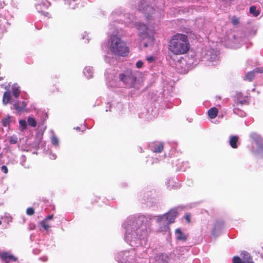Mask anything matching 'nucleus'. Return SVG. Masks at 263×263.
<instances>
[{
    "mask_svg": "<svg viewBox=\"0 0 263 263\" xmlns=\"http://www.w3.org/2000/svg\"><path fill=\"white\" fill-rule=\"evenodd\" d=\"M0 258L5 263H9L10 261H16L17 260L16 257L7 252L1 253Z\"/></svg>",
    "mask_w": 263,
    "mask_h": 263,
    "instance_id": "1a4fd4ad",
    "label": "nucleus"
},
{
    "mask_svg": "<svg viewBox=\"0 0 263 263\" xmlns=\"http://www.w3.org/2000/svg\"><path fill=\"white\" fill-rule=\"evenodd\" d=\"M238 141V137L236 136H231L230 138V144L233 148L237 147V142Z\"/></svg>",
    "mask_w": 263,
    "mask_h": 263,
    "instance_id": "dca6fc26",
    "label": "nucleus"
},
{
    "mask_svg": "<svg viewBox=\"0 0 263 263\" xmlns=\"http://www.w3.org/2000/svg\"><path fill=\"white\" fill-rule=\"evenodd\" d=\"M237 108H234V109H233V111H234V113H235V114H236V111H237Z\"/></svg>",
    "mask_w": 263,
    "mask_h": 263,
    "instance_id": "a19ab883",
    "label": "nucleus"
},
{
    "mask_svg": "<svg viewBox=\"0 0 263 263\" xmlns=\"http://www.w3.org/2000/svg\"><path fill=\"white\" fill-rule=\"evenodd\" d=\"M207 58L211 62H216L219 59L217 52L213 49L210 50L207 53Z\"/></svg>",
    "mask_w": 263,
    "mask_h": 263,
    "instance_id": "9b49d317",
    "label": "nucleus"
},
{
    "mask_svg": "<svg viewBox=\"0 0 263 263\" xmlns=\"http://www.w3.org/2000/svg\"><path fill=\"white\" fill-rule=\"evenodd\" d=\"M128 254L129 252L126 251L120 252L116 255V259L118 262L123 263L126 261Z\"/></svg>",
    "mask_w": 263,
    "mask_h": 263,
    "instance_id": "9d476101",
    "label": "nucleus"
},
{
    "mask_svg": "<svg viewBox=\"0 0 263 263\" xmlns=\"http://www.w3.org/2000/svg\"><path fill=\"white\" fill-rule=\"evenodd\" d=\"M11 120L9 117L4 119L2 121L3 125L5 127L8 126L10 123Z\"/></svg>",
    "mask_w": 263,
    "mask_h": 263,
    "instance_id": "b1692460",
    "label": "nucleus"
},
{
    "mask_svg": "<svg viewBox=\"0 0 263 263\" xmlns=\"http://www.w3.org/2000/svg\"><path fill=\"white\" fill-rule=\"evenodd\" d=\"M146 60L148 63H152L154 61L155 59L153 56H149L146 58Z\"/></svg>",
    "mask_w": 263,
    "mask_h": 263,
    "instance_id": "72a5a7b5",
    "label": "nucleus"
},
{
    "mask_svg": "<svg viewBox=\"0 0 263 263\" xmlns=\"http://www.w3.org/2000/svg\"><path fill=\"white\" fill-rule=\"evenodd\" d=\"M175 236L177 240L185 241L187 239L186 236L181 232L179 228L176 230Z\"/></svg>",
    "mask_w": 263,
    "mask_h": 263,
    "instance_id": "ddd939ff",
    "label": "nucleus"
},
{
    "mask_svg": "<svg viewBox=\"0 0 263 263\" xmlns=\"http://www.w3.org/2000/svg\"><path fill=\"white\" fill-rule=\"evenodd\" d=\"M185 220L186 221L189 223L190 222V215H186L184 216Z\"/></svg>",
    "mask_w": 263,
    "mask_h": 263,
    "instance_id": "e433bc0d",
    "label": "nucleus"
},
{
    "mask_svg": "<svg viewBox=\"0 0 263 263\" xmlns=\"http://www.w3.org/2000/svg\"><path fill=\"white\" fill-rule=\"evenodd\" d=\"M2 224V221L1 220H0V225Z\"/></svg>",
    "mask_w": 263,
    "mask_h": 263,
    "instance_id": "a18cd8bd",
    "label": "nucleus"
},
{
    "mask_svg": "<svg viewBox=\"0 0 263 263\" xmlns=\"http://www.w3.org/2000/svg\"><path fill=\"white\" fill-rule=\"evenodd\" d=\"M84 75L88 78L90 79L92 78L93 74V69L92 67L88 66L86 67L84 70Z\"/></svg>",
    "mask_w": 263,
    "mask_h": 263,
    "instance_id": "f3484780",
    "label": "nucleus"
},
{
    "mask_svg": "<svg viewBox=\"0 0 263 263\" xmlns=\"http://www.w3.org/2000/svg\"><path fill=\"white\" fill-rule=\"evenodd\" d=\"M67 4L69 5H70V4L69 3V2L71 1V0H67ZM73 2L75 1V0H72Z\"/></svg>",
    "mask_w": 263,
    "mask_h": 263,
    "instance_id": "58836bf2",
    "label": "nucleus"
},
{
    "mask_svg": "<svg viewBox=\"0 0 263 263\" xmlns=\"http://www.w3.org/2000/svg\"><path fill=\"white\" fill-rule=\"evenodd\" d=\"M156 263H167L168 256L166 254L161 253L155 257Z\"/></svg>",
    "mask_w": 263,
    "mask_h": 263,
    "instance_id": "f8f14e48",
    "label": "nucleus"
},
{
    "mask_svg": "<svg viewBox=\"0 0 263 263\" xmlns=\"http://www.w3.org/2000/svg\"><path fill=\"white\" fill-rule=\"evenodd\" d=\"M12 92L13 96L17 98L20 95L21 90L20 86L17 84H14L12 86Z\"/></svg>",
    "mask_w": 263,
    "mask_h": 263,
    "instance_id": "4468645a",
    "label": "nucleus"
},
{
    "mask_svg": "<svg viewBox=\"0 0 263 263\" xmlns=\"http://www.w3.org/2000/svg\"><path fill=\"white\" fill-rule=\"evenodd\" d=\"M11 92L9 90L6 91L3 95V103L4 105H6L9 103H12L13 107L16 110L17 112H21L24 111L25 107L27 106V103L25 101L18 102L17 101H11Z\"/></svg>",
    "mask_w": 263,
    "mask_h": 263,
    "instance_id": "0eeeda50",
    "label": "nucleus"
},
{
    "mask_svg": "<svg viewBox=\"0 0 263 263\" xmlns=\"http://www.w3.org/2000/svg\"><path fill=\"white\" fill-rule=\"evenodd\" d=\"M153 11H154L153 8L152 7H150L149 6H147L145 8V7H143L142 9V11H143L145 13L151 12Z\"/></svg>",
    "mask_w": 263,
    "mask_h": 263,
    "instance_id": "a878e982",
    "label": "nucleus"
},
{
    "mask_svg": "<svg viewBox=\"0 0 263 263\" xmlns=\"http://www.w3.org/2000/svg\"><path fill=\"white\" fill-rule=\"evenodd\" d=\"M26 213L28 215H30V216L32 215L34 213V210L32 208H29L27 209Z\"/></svg>",
    "mask_w": 263,
    "mask_h": 263,
    "instance_id": "c756f323",
    "label": "nucleus"
},
{
    "mask_svg": "<svg viewBox=\"0 0 263 263\" xmlns=\"http://www.w3.org/2000/svg\"><path fill=\"white\" fill-rule=\"evenodd\" d=\"M20 125L23 128L26 129L27 127V123L25 120H21L19 121Z\"/></svg>",
    "mask_w": 263,
    "mask_h": 263,
    "instance_id": "cd10ccee",
    "label": "nucleus"
},
{
    "mask_svg": "<svg viewBox=\"0 0 263 263\" xmlns=\"http://www.w3.org/2000/svg\"><path fill=\"white\" fill-rule=\"evenodd\" d=\"M178 213L175 209H172L167 213L163 215L157 216V222L159 224L163 226V229L162 230H165L168 228V225L175 221V219L177 216Z\"/></svg>",
    "mask_w": 263,
    "mask_h": 263,
    "instance_id": "39448f33",
    "label": "nucleus"
},
{
    "mask_svg": "<svg viewBox=\"0 0 263 263\" xmlns=\"http://www.w3.org/2000/svg\"><path fill=\"white\" fill-rule=\"evenodd\" d=\"M18 141L17 137L16 136H12L10 138V143L11 144H16Z\"/></svg>",
    "mask_w": 263,
    "mask_h": 263,
    "instance_id": "393cba45",
    "label": "nucleus"
},
{
    "mask_svg": "<svg viewBox=\"0 0 263 263\" xmlns=\"http://www.w3.org/2000/svg\"><path fill=\"white\" fill-rule=\"evenodd\" d=\"M52 218H53V215H51L48 216L44 220H45V221L46 220H50V219H52Z\"/></svg>",
    "mask_w": 263,
    "mask_h": 263,
    "instance_id": "4c0bfd02",
    "label": "nucleus"
},
{
    "mask_svg": "<svg viewBox=\"0 0 263 263\" xmlns=\"http://www.w3.org/2000/svg\"><path fill=\"white\" fill-rule=\"evenodd\" d=\"M241 258L238 256H234L233 258V263H254L250 255L246 251L241 253Z\"/></svg>",
    "mask_w": 263,
    "mask_h": 263,
    "instance_id": "6e6552de",
    "label": "nucleus"
},
{
    "mask_svg": "<svg viewBox=\"0 0 263 263\" xmlns=\"http://www.w3.org/2000/svg\"><path fill=\"white\" fill-rule=\"evenodd\" d=\"M49 157H50V159H51L52 160H54V159H55L57 156L55 154L51 153L49 154Z\"/></svg>",
    "mask_w": 263,
    "mask_h": 263,
    "instance_id": "c9c22d12",
    "label": "nucleus"
},
{
    "mask_svg": "<svg viewBox=\"0 0 263 263\" xmlns=\"http://www.w3.org/2000/svg\"><path fill=\"white\" fill-rule=\"evenodd\" d=\"M110 50L115 54L125 57L128 53V48L120 38L111 35L110 38Z\"/></svg>",
    "mask_w": 263,
    "mask_h": 263,
    "instance_id": "7ed1b4c3",
    "label": "nucleus"
},
{
    "mask_svg": "<svg viewBox=\"0 0 263 263\" xmlns=\"http://www.w3.org/2000/svg\"><path fill=\"white\" fill-rule=\"evenodd\" d=\"M27 122L29 126L34 127L36 125V122L34 118L29 117L27 119Z\"/></svg>",
    "mask_w": 263,
    "mask_h": 263,
    "instance_id": "412c9836",
    "label": "nucleus"
},
{
    "mask_svg": "<svg viewBox=\"0 0 263 263\" xmlns=\"http://www.w3.org/2000/svg\"><path fill=\"white\" fill-rule=\"evenodd\" d=\"M254 134H251L250 135L251 137H253V136H254Z\"/></svg>",
    "mask_w": 263,
    "mask_h": 263,
    "instance_id": "79ce46f5",
    "label": "nucleus"
},
{
    "mask_svg": "<svg viewBox=\"0 0 263 263\" xmlns=\"http://www.w3.org/2000/svg\"><path fill=\"white\" fill-rule=\"evenodd\" d=\"M51 140L52 144L55 147H57L59 145V140L58 138L53 135L52 136Z\"/></svg>",
    "mask_w": 263,
    "mask_h": 263,
    "instance_id": "5701e85b",
    "label": "nucleus"
},
{
    "mask_svg": "<svg viewBox=\"0 0 263 263\" xmlns=\"http://www.w3.org/2000/svg\"><path fill=\"white\" fill-rule=\"evenodd\" d=\"M1 171L5 174H7L8 172V170L6 165H3L1 167Z\"/></svg>",
    "mask_w": 263,
    "mask_h": 263,
    "instance_id": "473e14b6",
    "label": "nucleus"
},
{
    "mask_svg": "<svg viewBox=\"0 0 263 263\" xmlns=\"http://www.w3.org/2000/svg\"><path fill=\"white\" fill-rule=\"evenodd\" d=\"M143 65V63L142 61H138L136 64V67L138 68H141Z\"/></svg>",
    "mask_w": 263,
    "mask_h": 263,
    "instance_id": "2f4dec72",
    "label": "nucleus"
},
{
    "mask_svg": "<svg viewBox=\"0 0 263 263\" xmlns=\"http://www.w3.org/2000/svg\"><path fill=\"white\" fill-rule=\"evenodd\" d=\"M40 260L43 262H46L48 260V257L47 256H43L40 258Z\"/></svg>",
    "mask_w": 263,
    "mask_h": 263,
    "instance_id": "f704fd0d",
    "label": "nucleus"
},
{
    "mask_svg": "<svg viewBox=\"0 0 263 263\" xmlns=\"http://www.w3.org/2000/svg\"><path fill=\"white\" fill-rule=\"evenodd\" d=\"M110 86L111 87H114V86L112 84H110Z\"/></svg>",
    "mask_w": 263,
    "mask_h": 263,
    "instance_id": "c03bdc74",
    "label": "nucleus"
},
{
    "mask_svg": "<svg viewBox=\"0 0 263 263\" xmlns=\"http://www.w3.org/2000/svg\"><path fill=\"white\" fill-rule=\"evenodd\" d=\"M189 49L190 43L186 35L177 33L173 36L170 42L168 49L174 54H185Z\"/></svg>",
    "mask_w": 263,
    "mask_h": 263,
    "instance_id": "f03ea898",
    "label": "nucleus"
},
{
    "mask_svg": "<svg viewBox=\"0 0 263 263\" xmlns=\"http://www.w3.org/2000/svg\"><path fill=\"white\" fill-rule=\"evenodd\" d=\"M149 221L144 216L128 217L123 224L125 230L124 239L130 246L137 247L145 242Z\"/></svg>",
    "mask_w": 263,
    "mask_h": 263,
    "instance_id": "f257e3e1",
    "label": "nucleus"
},
{
    "mask_svg": "<svg viewBox=\"0 0 263 263\" xmlns=\"http://www.w3.org/2000/svg\"><path fill=\"white\" fill-rule=\"evenodd\" d=\"M119 79L128 88L138 89L140 85L139 80H137L136 77L131 72L120 74Z\"/></svg>",
    "mask_w": 263,
    "mask_h": 263,
    "instance_id": "423d86ee",
    "label": "nucleus"
},
{
    "mask_svg": "<svg viewBox=\"0 0 263 263\" xmlns=\"http://www.w3.org/2000/svg\"><path fill=\"white\" fill-rule=\"evenodd\" d=\"M6 24H8L6 19L0 15V33H3L6 31Z\"/></svg>",
    "mask_w": 263,
    "mask_h": 263,
    "instance_id": "2eb2a0df",
    "label": "nucleus"
},
{
    "mask_svg": "<svg viewBox=\"0 0 263 263\" xmlns=\"http://www.w3.org/2000/svg\"><path fill=\"white\" fill-rule=\"evenodd\" d=\"M255 77V74L253 72V70L252 71L248 72L245 78V80H247L249 81H252Z\"/></svg>",
    "mask_w": 263,
    "mask_h": 263,
    "instance_id": "aec40b11",
    "label": "nucleus"
},
{
    "mask_svg": "<svg viewBox=\"0 0 263 263\" xmlns=\"http://www.w3.org/2000/svg\"><path fill=\"white\" fill-rule=\"evenodd\" d=\"M76 4H74V5H73V6L71 8L72 9H74L76 7Z\"/></svg>",
    "mask_w": 263,
    "mask_h": 263,
    "instance_id": "ea45409f",
    "label": "nucleus"
},
{
    "mask_svg": "<svg viewBox=\"0 0 263 263\" xmlns=\"http://www.w3.org/2000/svg\"><path fill=\"white\" fill-rule=\"evenodd\" d=\"M41 224L44 230L47 231L49 228V226L45 223V220L41 221Z\"/></svg>",
    "mask_w": 263,
    "mask_h": 263,
    "instance_id": "c85d7f7f",
    "label": "nucleus"
},
{
    "mask_svg": "<svg viewBox=\"0 0 263 263\" xmlns=\"http://www.w3.org/2000/svg\"><path fill=\"white\" fill-rule=\"evenodd\" d=\"M135 27L139 30V35L141 41H143V46L145 47L148 46L149 44L153 42L154 31L149 29L145 25L140 23H136Z\"/></svg>",
    "mask_w": 263,
    "mask_h": 263,
    "instance_id": "20e7f679",
    "label": "nucleus"
},
{
    "mask_svg": "<svg viewBox=\"0 0 263 263\" xmlns=\"http://www.w3.org/2000/svg\"><path fill=\"white\" fill-rule=\"evenodd\" d=\"M250 12L254 16H257L259 14V11L256 10V7L254 6H252L250 7Z\"/></svg>",
    "mask_w": 263,
    "mask_h": 263,
    "instance_id": "4be33fe9",
    "label": "nucleus"
},
{
    "mask_svg": "<svg viewBox=\"0 0 263 263\" xmlns=\"http://www.w3.org/2000/svg\"><path fill=\"white\" fill-rule=\"evenodd\" d=\"M232 23L234 25H237L239 23V19L236 16H234L231 18Z\"/></svg>",
    "mask_w": 263,
    "mask_h": 263,
    "instance_id": "bb28decb",
    "label": "nucleus"
},
{
    "mask_svg": "<svg viewBox=\"0 0 263 263\" xmlns=\"http://www.w3.org/2000/svg\"><path fill=\"white\" fill-rule=\"evenodd\" d=\"M218 114V109L216 107H212L208 111V115L211 119L215 118Z\"/></svg>",
    "mask_w": 263,
    "mask_h": 263,
    "instance_id": "a211bd4d",
    "label": "nucleus"
},
{
    "mask_svg": "<svg viewBox=\"0 0 263 263\" xmlns=\"http://www.w3.org/2000/svg\"><path fill=\"white\" fill-rule=\"evenodd\" d=\"M163 149V144L162 143H159L155 146L153 151L155 153H160Z\"/></svg>",
    "mask_w": 263,
    "mask_h": 263,
    "instance_id": "6ab92c4d",
    "label": "nucleus"
},
{
    "mask_svg": "<svg viewBox=\"0 0 263 263\" xmlns=\"http://www.w3.org/2000/svg\"><path fill=\"white\" fill-rule=\"evenodd\" d=\"M76 129H77V130H80V128L79 127H77Z\"/></svg>",
    "mask_w": 263,
    "mask_h": 263,
    "instance_id": "37998d69",
    "label": "nucleus"
},
{
    "mask_svg": "<svg viewBox=\"0 0 263 263\" xmlns=\"http://www.w3.org/2000/svg\"><path fill=\"white\" fill-rule=\"evenodd\" d=\"M253 71L254 73V74L256 73H263L262 69L261 68H259V67L255 68L253 70Z\"/></svg>",
    "mask_w": 263,
    "mask_h": 263,
    "instance_id": "7c9ffc66",
    "label": "nucleus"
}]
</instances>
